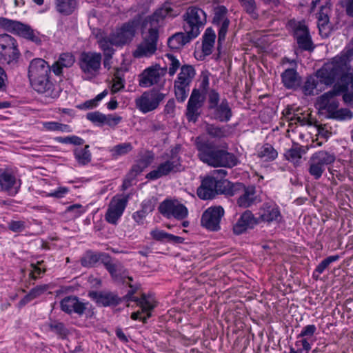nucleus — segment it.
I'll list each match as a JSON object with an SVG mask.
<instances>
[{"mask_svg":"<svg viewBox=\"0 0 353 353\" xmlns=\"http://www.w3.org/2000/svg\"><path fill=\"white\" fill-rule=\"evenodd\" d=\"M183 17L185 32H176L168 38V46L171 50H179L199 35V8L196 6L189 8Z\"/></svg>","mask_w":353,"mask_h":353,"instance_id":"1","label":"nucleus"},{"mask_svg":"<svg viewBox=\"0 0 353 353\" xmlns=\"http://www.w3.org/2000/svg\"><path fill=\"white\" fill-rule=\"evenodd\" d=\"M181 145H176L168 153L162 157L165 161L161 163L157 169L150 171L146 174V179L156 180L170 173H176L181 170V159L179 156Z\"/></svg>","mask_w":353,"mask_h":353,"instance_id":"2","label":"nucleus"},{"mask_svg":"<svg viewBox=\"0 0 353 353\" xmlns=\"http://www.w3.org/2000/svg\"><path fill=\"white\" fill-rule=\"evenodd\" d=\"M0 29L17 34L37 45L41 43L39 33L33 30L29 25L20 21L0 17Z\"/></svg>","mask_w":353,"mask_h":353,"instance_id":"3","label":"nucleus"},{"mask_svg":"<svg viewBox=\"0 0 353 353\" xmlns=\"http://www.w3.org/2000/svg\"><path fill=\"white\" fill-rule=\"evenodd\" d=\"M345 59L336 58L331 62L327 63L316 72V75L321 79V81L325 85L332 84L335 79L344 75L346 70Z\"/></svg>","mask_w":353,"mask_h":353,"instance_id":"4","label":"nucleus"},{"mask_svg":"<svg viewBox=\"0 0 353 353\" xmlns=\"http://www.w3.org/2000/svg\"><path fill=\"white\" fill-rule=\"evenodd\" d=\"M166 94L156 88L145 91L135 99L136 108L144 114L152 112L158 108Z\"/></svg>","mask_w":353,"mask_h":353,"instance_id":"5","label":"nucleus"},{"mask_svg":"<svg viewBox=\"0 0 353 353\" xmlns=\"http://www.w3.org/2000/svg\"><path fill=\"white\" fill-rule=\"evenodd\" d=\"M17 40L10 34H0V62L10 64L20 57Z\"/></svg>","mask_w":353,"mask_h":353,"instance_id":"6","label":"nucleus"},{"mask_svg":"<svg viewBox=\"0 0 353 353\" xmlns=\"http://www.w3.org/2000/svg\"><path fill=\"white\" fill-rule=\"evenodd\" d=\"M158 210L163 216L179 221L183 220L188 215V208L177 199H165L159 204Z\"/></svg>","mask_w":353,"mask_h":353,"instance_id":"7","label":"nucleus"},{"mask_svg":"<svg viewBox=\"0 0 353 353\" xmlns=\"http://www.w3.org/2000/svg\"><path fill=\"white\" fill-rule=\"evenodd\" d=\"M141 23V17L137 15L132 19L123 23L122 26L112 33L114 38V43L122 46L132 41L135 35V32Z\"/></svg>","mask_w":353,"mask_h":353,"instance_id":"8","label":"nucleus"},{"mask_svg":"<svg viewBox=\"0 0 353 353\" xmlns=\"http://www.w3.org/2000/svg\"><path fill=\"white\" fill-rule=\"evenodd\" d=\"M228 9L224 6H219L214 8L212 23L219 26L218 32L217 51L221 53L223 43L228 30L230 21L227 17Z\"/></svg>","mask_w":353,"mask_h":353,"instance_id":"9","label":"nucleus"},{"mask_svg":"<svg viewBox=\"0 0 353 353\" xmlns=\"http://www.w3.org/2000/svg\"><path fill=\"white\" fill-rule=\"evenodd\" d=\"M159 37V30L148 28V33L133 52L134 57L139 58L149 57L154 54L157 49Z\"/></svg>","mask_w":353,"mask_h":353,"instance_id":"10","label":"nucleus"},{"mask_svg":"<svg viewBox=\"0 0 353 353\" xmlns=\"http://www.w3.org/2000/svg\"><path fill=\"white\" fill-rule=\"evenodd\" d=\"M159 37V30L148 28V33L133 52L134 57L139 58L149 57L154 54L157 49Z\"/></svg>","mask_w":353,"mask_h":353,"instance_id":"11","label":"nucleus"},{"mask_svg":"<svg viewBox=\"0 0 353 353\" xmlns=\"http://www.w3.org/2000/svg\"><path fill=\"white\" fill-rule=\"evenodd\" d=\"M178 13L174 10L169 2L164 3L157 8L152 14L148 16L144 20V26L159 30L162 26L164 19L167 17H174Z\"/></svg>","mask_w":353,"mask_h":353,"instance_id":"12","label":"nucleus"},{"mask_svg":"<svg viewBox=\"0 0 353 353\" xmlns=\"http://www.w3.org/2000/svg\"><path fill=\"white\" fill-rule=\"evenodd\" d=\"M345 91V87H335L330 91H328L317 99V105L320 110H326L331 118L334 113L337 111L339 107V101L335 97L340 95Z\"/></svg>","mask_w":353,"mask_h":353,"instance_id":"13","label":"nucleus"},{"mask_svg":"<svg viewBox=\"0 0 353 353\" xmlns=\"http://www.w3.org/2000/svg\"><path fill=\"white\" fill-rule=\"evenodd\" d=\"M224 215V210L221 206L208 208L203 214L201 225L208 230L216 232L220 230V222Z\"/></svg>","mask_w":353,"mask_h":353,"instance_id":"14","label":"nucleus"},{"mask_svg":"<svg viewBox=\"0 0 353 353\" xmlns=\"http://www.w3.org/2000/svg\"><path fill=\"white\" fill-rule=\"evenodd\" d=\"M167 72V68H161L159 65L150 67L140 74L139 85L142 88L150 87L161 82V79Z\"/></svg>","mask_w":353,"mask_h":353,"instance_id":"15","label":"nucleus"},{"mask_svg":"<svg viewBox=\"0 0 353 353\" xmlns=\"http://www.w3.org/2000/svg\"><path fill=\"white\" fill-rule=\"evenodd\" d=\"M102 56L94 52H83L80 59V68L84 73L93 74L101 68Z\"/></svg>","mask_w":353,"mask_h":353,"instance_id":"16","label":"nucleus"},{"mask_svg":"<svg viewBox=\"0 0 353 353\" xmlns=\"http://www.w3.org/2000/svg\"><path fill=\"white\" fill-rule=\"evenodd\" d=\"M88 303H83L76 296H68L63 298L60 302V307L62 311L70 314L75 313L82 316L87 309Z\"/></svg>","mask_w":353,"mask_h":353,"instance_id":"17","label":"nucleus"},{"mask_svg":"<svg viewBox=\"0 0 353 353\" xmlns=\"http://www.w3.org/2000/svg\"><path fill=\"white\" fill-rule=\"evenodd\" d=\"M102 264L115 280L128 278L130 281H132V278L127 275L128 271L123 265L118 261H114L108 254L103 259Z\"/></svg>","mask_w":353,"mask_h":353,"instance_id":"18","label":"nucleus"},{"mask_svg":"<svg viewBox=\"0 0 353 353\" xmlns=\"http://www.w3.org/2000/svg\"><path fill=\"white\" fill-rule=\"evenodd\" d=\"M259 223L258 218L254 217L250 210H245L233 225V232L236 235H240L248 229H252Z\"/></svg>","mask_w":353,"mask_h":353,"instance_id":"19","label":"nucleus"},{"mask_svg":"<svg viewBox=\"0 0 353 353\" xmlns=\"http://www.w3.org/2000/svg\"><path fill=\"white\" fill-rule=\"evenodd\" d=\"M21 186V181H17L14 175L8 172H3L0 174V187L1 190L6 192L9 196H15Z\"/></svg>","mask_w":353,"mask_h":353,"instance_id":"20","label":"nucleus"},{"mask_svg":"<svg viewBox=\"0 0 353 353\" xmlns=\"http://www.w3.org/2000/svg\"><path fill=\"white\" fill-rule=\"evenodd\" d=\"M51 70L52 67L44 59H34L30 62L28 68L29 79H35L50 75Z\"/></svg>","mask_w":353,"mask_h":353,"instance_id":"21","label":"nucleus"},{"mask_svg":"<svg viewBox=\"0 0 353 353\" xmlns=\"http://www.w3.org/2000/svg\"><path fill=\"white\" fill-rule=\"evenodd\" d=\"M259 221L271 223L279 222L281 219V214L279 208L275 204L269 203H263L259 209Z\"/></svg>","mask_w":353,"mask_h":353,"instance_id":"22","label":"nucleus"},{"mask_svg":"<svg viewBox=\"0 0 353 353\" xmlns=\"http://www.w3.org/2000/svg\"><path fill=\"white\" fill-rule=\"evenodd\" d=\"M88 295L95 301L97 305L104 307L115 306L121 301V299L117 295L112 292L92 291L89 292Z\"/></svg>","mask_w":353,"mask_h":353,"instance_id":"23","label":"nucleus"},{"mask_svg":"<svg viewBox=\"0 0 353 353\" xmlns=\"http://www.w3.org/2000/svg\"><path fill=\"white\" fill-rule=\"evenodd\" d=\"M218 179L212 174L205 177L200 185V199H212L216 196V188Z\"/></svg>","mask_w":353,"mask_h":353,"instance_id":"24","label":"nucleus"},{"mask_svg":"<svg viewBox=\"0 0 353 353\" xmlns=\"http://www.w3.org/2000/svg\"><path fill=\"white\" fill-rule=\"evenodd\" d=\"M212 118L220 122H228L232 117V111L226 99H222L220 104L214 107Z\"/></svg>","mask_w":353,"mask_h":353,"instance_id":"25","label":"nucleus"},{"mask_svg":"<svg viewBox=\"0 0 353 353\" xmlns=\"http://www.w3.org/2000/svg\"><path fill=\"white\" fill-rule=\"evenodd\" d=\"M199 89L194 88L188 100L185 116L189 122L196 123L199 117Z\"/></svg>","mask_w":353,"mask_h":353,"instance_id":"26","label":"nucleus"},{"mask_svg":"<svg viewBox=\"0 0 353 353\" xmlns=\"http://www.w3.org/2000/svg\"><path fill=\"white\" fill-rule=\"evenodd\" d=\"M283 85L287 89H296L301 83V77L296 68L285 69L281 74Z\"/></svg>","mask_w":353,"mask_h":353,"instance_id":"27","label":"nucleus"},{"mask_svg":"<svg viewBox=\"0 0 353 353\" xmlns=\"http://www.w3.org/2000/svg\"><path fill=\"white\" fill-rule=\"evenodd\" d=\"M256 188L253 185L246 187L244 185V190L240 193L237 199V205L241 208H247L254 203L256 199Z\"/></svg>","mask_w":353,"mask_h":353,"instance_id":"28","label":"nucleus"},{"mask_svg":"<svg viewBox=\"0 0 353 353\" xmlns=\"http://www.w3.org/2000/svg\"><path fill=\"white\" fill-rule=\"evenodd\" d=\"M105 252H97L91 250H87L81 258L80 262L83 267L92 268L94 267L99 261L103 263V259L106 256Z\"/></svg>","mask_w":353,"mask_h":353,"instance_id":"29","label":"nucleus"},{"mask_svg":"<svg viewBox=\"0 0 353 353\" xmlns=\"http://www.w3.org/2000/svg\"><path fill=\"white\" fill-rule=\"evenodd\" d=\"M75 59L72 54L66 52L60 54L58 60L52 65V70L56 75H61L63 68H70Z\"/></svg>","mask_w":353,"mask_h":353,"instance_id":"30","label":"nucleus"},{"mask_svg":"<svg viewBox=\"0 0 353 353\" xmlns=\"http://www.w3.org/2000/svg\"><path fill=\"white\" fill-rule=\"evenodd\" d=\"M49 76L50 75H47L39 79L30 80L33 89L39 93L51 95L54 84L50 81Z\"/></svg>","mask_w":353,"mask_h":353,"instance_id":"31","label":"nucleus"},{"mask_svg":"<svg viewBox=\"0 0 353 353\" xmlns=\"http://www.w3.org/2000/svg\"><path fill=\"white\" fill-rule=\"evenodd\" d=\"M216 34L214 30L211 27L208 28L203 35L202 39V52L204 56H208L212 54Z\"/></svg>","mask_w":353,"mask_h":353,"instance_id":"32","label":"nucleus"},{"mask_svg":"<svg viewBox=\"0 0 353 353\" xmlns=\"http://www.w3.org/2000/svg\"><path fill=\"white\" fill-rule=\"evenodd\" d=\"M150 235L153 239L157 241H165L175 244H180L184 241V239L183 237L175 236L158 229L152 230L150 232Z\"/></svg>","mask_w":353,"mask_h":353,"instance_id":"33","label":"nucleus"},{"mask_svg":"<svg viewBox=\"0 0 353 353\" xmlns=\"http://www.w3.org/2000/svg\"><path fill=\"white\" fill-rule=\"evenodd\" d=\"M217 160L216 167L232 168L237 165L238 159L232 153H230L223 150H218Z\"/></svg>","mask_w":353,"mask_h":353,"instance_id":"34","label":"nucleus"},{"mask_svg":"<svg viewBox=\"0 0 353 353\" xmlns=\"http://www.w3.org/2000/svg\"><path fill=\"white\" fill-rule=\"evenodd\" d=\"M310 158L319 163V165L325 170L327 165L332 164L336 160V157L333 153H330L325 150L316 152Z\"/></svg>","mask_w":353,"mask_h":353,"instance_id":"35","label":"nucleus"},{"mask_svg":"<svg viewBox=\"0 0 353 353\" xmlns=\"http://www.w3.org/2000/svg\"><path fill=\"white\" fill-rule=\"evenodd\" d=\"M218 150L211 147H204L200 144V160L208 165L216 167Z\"/></svg>","mask_w":353,"mask_h":353,"instance_id":"36","label":"nucleus"},{"mask_svg":"<svg viewBox=\"0 0 353 353\" xmlns=\"http://www.w3.org/2000/svg\"><path fill=\"white\" fill-rule=\"evenodd\" d=\"M204 130L212 138L221 139L228 137V129L225 126H219L205 122Z\"/></svg>","mask_w":353,"mask_h":353,"instance_id":"37","label":"nucleus"},{"mask_svg":"<svg viewBox=\"0 0 353 353\" xmlns=\"http://www.w3.org/2000/svg\"><path fill=\"white\" fill-rule=\"evenodd\" d=\"M195 75V70L192 65H184L181 68V72L178 75L176 83L181 82L185 85H189Z\"/></svg>","mask_w":353,"mask_h":353,"instance_id":"38","label":"nucleus"},{"mask_svg":"<svg viewBox=\"0 0 353 353\" xmlns=\"http://www.w3.org/2000/svg\"><path fill=\"white\" fill-rule=\"evenodd\" d=\"M114 38L110 34L108 36H104L100 38L98 41L99 48L103 52V54H114V49L113 46H118L117 44L114 43Z\"/></svg>","mask_w":353,"mask_h":353,"instance_id":"39","label":"nucleus"},{"mask_svg":"<svg viewBox=\"0 0 353 353\" xmlns=\"http://www.w3.org/2000/svg\"><path fill=\"white\" fill-rule=\"evenodd\" d=\"M125 300L127 301H132L136 302L138 305L141 307L143 311H148L152 310L155 307L154 304H153L146 296L145 294L141 295V298L135 297L134 295H129V293L123 297Z\"/></svg>","mask_w":353,"mask_h":353,"instance_id":"40","label":"nucleus"},{"mask_svg":"<svg viewBox=\"0 0 353 353\" xmlns=\"http://www.w3.org/2000/svg\"><path fill=\"white\" fill-rule=\"evenodd\" d=\"M289 27L292 30L294 38L296 39L299 37H305L310 34L307 26L304 21H296L290 20L288 22Z\"/></svg>","mask_w":353,"mask_h":353,"instance_id":"41","label":"nucleus"},{"mask_svg":"<svg viewBox=\"0 0 353 353\" xmlns=\"http://www.w3.org/2000/svg\"><path fill=\"white\" fill-rule=\"evenodd\" d=\"M77 7L75 0H56L57 10L64 15L71 14Z\"/></svg>","mask_w":353,"mask_h":353,"instance_id":"42","label":"nucleus"},{"mask_svg":"<svg viewBox=\"0 0 353 353\" xmlns=\"http://www.w3.org/2000/svg\"><path fill=\"white\" fill-rule=\"evenodd\" d=\"M130 199V194L116 195L112 199L108 206L116 211L123 213Z\"/></svg>","mask_w":353,"mask_h":353,"instance_id":"43","label":"nucleus"},{"mask_svg":"<svg viewBox=\"0 0 353 353\" xmlns=\"http://www.w3.org/2000/svg\"><path fill=\"white\" fill-rule=\"evenodd\" d=\"M47 290V287L46 285H37L35 288H32L30 292L26 294L19 302V307H22L25 306L28 303L30 302L32 300L39 297L41 294H43Z\"/></svg>","mask_w":353,"mask_h":353,"instance_id":"44","label":"nucleus"},{"mask_svg":"<svg viewBox=\"0 0 353 353\" xmlns=\"http://www.w3.org/2000/svg\"><path fill=\"white\" fill-rule=\"evenodd\" d=\"M89 148L88 145H85L83 148H76L74 150L75 159L80 165H85L91 161L92 155Z\"/></svg>","mask_w":353,"mask_h":353,"instance_id":"45","label":"nucleus"},{"mask_svg":"<svg viewBox=\"0 0 353 353\" xmlns=\"http://www.w3.org/2000/svg\"><path fill=\"white\" fill-rule=\"evenodd\" d=\"M243 10L252 19L259 17L258 7L255 0H239Z\"/></svg>","mask_w":353,"mask_h":353,"instance_id":"46","label":"nucleus"},{"mask_svg":"<svg viewBox=\"0 0 353 353\" xmlns=\"http://www.w3.org/2000/svg\"><path fill=\"white\" fill-rule=\"evenodd\" d=\"M306 153V149L303 146L299 145H294L289 149L286 153L285 157L289 160L294 163H298L302 157V155Z\"/></svg>","mask_w":353,"mask_h":353,"instance_id":"47","label":"nucleus"},{"mask_svg":"<svg viewBox=\"0 0 353 353\" xmlns=\"http://www.w3.org/2000/svg\"><path fill=\"white\" fill-rule=\"evenodd\" d=\"M259 157L264 159L265 161H272L274 160L277 156V151L273 148V146L269 143H265L258 153Z\"/></svg>","mask_w":353,"mask_h":353,"instance_id":"48","label":"nucleus"},{"mask_svg":"<svg viewBox=\"0 0 353 353\" xmlns=\"http://www.w3.org/2000/svg\"><path fill=\"white\" fill-rule=\"evenodd\" d=\"M132 149L133 147L132 143L126 142L114 145L110 149V152H111V155L113 159H117L118 157L128 154L132 150Z\"/></svg>","mask_w":353,"mask_h":353,"instance_id":"49","label":"nucleus"},{"mask_svg":"<svg viewBox=\"0 0 353 353\" xmlns=\"http://www.w3.org/2000/svg\"><path fill=\"white\" fill-rule=\"evenodd\" d=\"M50 330L56 333L61 339H65L69 334L68 330L61 322L53 321L49 324Z\"/></svg>","mask_w":353,"mask_h":353,"instance_id":"50","label":"nucleus"},{"mask_svg":"<svg viewBox=\"0 0 353 353\" xmlns=\"http://www.w3.org/2000/svg\"><path fill=\"white\" fill-rule=\"evenodd\" d=\"M189 85H185L181 82H174V92L178 101L183 102L189 92Z\"/></svg>","mask_w":353,"mask_h":353,"instance_id":"51","label":"nucleus"},{"mask_svg":"<svg viewBox=\"0 0 353 353\" xmlns=\"http://www.w3.org/2000/svg\"><path fill=\"white\" fill-rule=\"evenodd\" d=\"M308 165V172L310 174L313 176L314 179H319L325 172V169L320 166L319 163L315 162L312 158H310Z\"/></svg>","mask_w":353,"mask_h":353,"instance_id":"52","label":"nucleus"},{"mask_svg":"<svg viewBox=\"0 0 353 353\" xmlns=\"http://www.w3.org/2000/svg\"><path fill=\"white\" fill-rule=\"evenodd\" d=\"M296 40L301 50L312 52L315 48L310 34L303 37H299Z\"/></svg>","mask_w":353,"mask_h":353,"instance_id":"53","label":"nucleus"},{"mask_svg":"<svg viewBox=\"0 0 353 353\" xmlns=\"http://www.w3.org/2000/svg\"><path fill=\"white\" fill-rule=\"evenodd\" d=\"M339 258L340 256L338 254L327 256L316 266L315 272H317L319 274H322L332 263L338 261Z\"/></svg>","mask_w":353,"mask_h":353,"instance_id":"54","label":"nucleus"},{"mask_svg":"<svg viewBox=\"0 0 353 353\" xmlns=\"http://www.w3.org/2000/svg\"><path fill=\"white\" fill-rule=\"evenodd\" d=\"M335 87H345V91H347L349 87L353 90V72L345 73L340 79V81L334 85Z\"/></svg>","mask_w":353,"mask_h":353,"instance_id":"55","label":"nucleus"},{"mask_svg":"<svg viewBox=\"0 0 353 353\" xmlns=\"http://www.w3.org/2000/svg\"><path fill=\"white\" fill-rule=\"evenodd\" d=\"M210 74L208 71H203L201 72V87L202 92H200V106L201 105V103L205 99V94L207 93L209 88V77Z\"/></svg>","mask_w":353,"mask_h":353,"instance_id":"56","label":"nucleus"},{"mask_svg":"<svg viewBox=\"0 0 353 353\" xmlns=\"http://www.w3.org/2000/svg\"><path fill=\"white\" fill-rule=\"evenodd\" d=\"M122 214V213L119 211H116L112 208L108 206L105 218L108 223L111 224H116Z\"/></svg>","mask_w":353,"mask_h":353,"instance_id":"57","label":"nucleus"},{"mask_svg":"<svg viewBox=\"0 0 353 353\" xmlns=\"http://www.w3.org/2000/svg\"><path fill=\"white\" fill-rule=\"evenodd\" d=\"M219 94L215 90L212 89L210 90L208 96V109L211 110L214 107H216V105H219Z\"/></svg>","mask_w":353,"mask_h":353,"instance_id":"58","label":"nucleus"},{"mask_svg":"<svg viewBox=\"0 0 353 353\" xmlns=\"http://www.w3.org/2000/svg\"><path fill=\"white\" fill-rule=\"evenodd\" d=\"M353 117V113L351 110L347 108H341L337 110L331 117L337 120H346L350 119Z\"/></svg>","mask_w":353,"mask_h":353,"instance_id":"59","label":"nucleus"},{"mask_svg":"<svg viewBox=\"0 0 353 353\" xmlns=\"http://www.w3.org/2000/svg\"><path fill=\"white\" fill-rule=\"evenodd\" d=\"M244 190V184L242 183H232L230 182L228 190L226 192V196H233L234 195L240 194Z\"/></svg>","mask_w":353,"mask_h":353,"instance_id":"60","label":"nucleus"},{"mask_svg":"<svg viewBox=\"0 0 353 353\" xmlns=\"http://www.w3.org/2000/svg\"><path fill=\"white\" fill-rule=\"evenodd\" d=\"M87 119L96 124H104L105 114L101 113L99 111L89 112L86 115Z\"/></svg>","mask_w":353,"mask_h":353,"instance_id":"61","label":"nucleus"},{"mask_svg":"<svg viewBox=\"0 0 353 353\" xmlns=\"http://www.w3.org/2000/svg\"><path fill=\"white\" fill-rule=\"evenodd\" d=\"M166 57L170 61V66H169V74L170 76H173L176 70L179 68L181 63L172 54H167Z\"/></svg>","mask_w":353,"mask_h":353,"instance_id":"62","label":"nucleus"},{"mask_svg":"<svg viewBox=\"0 0 353 353\" xmlns=\"http://www.w3.org/2000/svg\"><path fill=\"white\" fill-rule=\"evenodd\" d=\"M317 83L314 78H308L303 88V92L305 95H311L313 94L314 90L316 88Z\"/></svg>","mask_w":353,"mask_h":353,"instance_id":"63","label":"nucleus"},{"mask_svg":"<svg viewBox=\"0 0 353 353\" xmlns=\"http://www.w3.org/2000/svg\"><path fill=\"white\" fill-rule=\"evenodd\" d=\"M230 181L227 179H218L216 188V194H223L226 195V192L228 190Z\"/></svg>","mask_w":353,"mask_h":353,"instance_id":"64","label":"nucleus"}]
</instances>
